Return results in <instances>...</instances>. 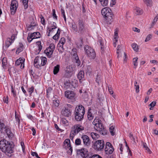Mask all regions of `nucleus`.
<instances>
[{
	"mask_svg": "<svg viewBox=\"0 0 158 158\" xmlns=\"http://www.w3.org/2000/svg\"><path fill=\"white\" fill-rule=\"evenodd\" d=\"M13 143L10 142L6 139H2L0 141V149L5 154H11L13 152Z\"/></svg>",
	"mask_w": 158,
	"mask_h": 158,
	"instance_id": "nucleus-1",
	"label": "nucleus"
},
{
	"mask_svg": "<svg viewBox=\"0 0 158 158\" xmlns=\"http://www.w3.org/2000/svg\"><path fill=\"white\" fill-rule=\"evenodd\" d=\"M101 13L107 24H110L113 16L110 9L107 7L104 8L101 10Z\"/></svg>",
	"mask_w": 158,
	"mask_h": 158,
	"instance_id": "nucleus-2",
	"label": "nucleus"
},
{
	"mask_svg": "<svg viewBox=\"0 0 158 158\" xmlns=\"http://www.w3.org/2000/svg\"><path fill=\"white\" fill-rule=\"evenodd\" d=\"M85 114V110L84 107L81 105L77 106L74 111L75 119L77 121L82 120L84 118Z\"/></svg>",
	"mask_w": 158,
	"mask_h": 158,
	"instance_id": "nucleus-3",
	"label": "nucleus"
},
{
	"mask_svg": "<svg viewBox=\"0 0 158 158\" xmlns=\"http://www.w3.org/2000/svg\"><path fill=\"white\" fill-rule=\"evenodd\" d=\"M105 146L104 142L103 140H99L95 142L92 147L95 150L101 151L103 149Z\"/></svg>",
	"mask_w": 158,
	"mask_h": 158,
	"instance_id": "nucleus-4",
	"label": "nucleus"
},
{
	"mask_svg": "<svg viewBox=\"0 0 158 158\" xmlns=\"http://www.w3.org/2000/svg\"><path fill=\"white\" fill-rule=\"evenodd\" d=\"M84 50L85 53L89 57L93 59L95 58L96 53L93 49L88 45H86L84 47Z\"/></svg>",
	"mask_w": 158,
	"mask_h": 158,
	"instance_id": "nucleus-5",
	"label": "nucleus"
},
{
	"mask_svg": "<svg viewBox=\"0 0 158 158\" xmlns=\"http://www.w3.org/2000/svg\"><path fill=\"white\" fill-rule=\"evenodd\" d=\"M63 148L67 151L69 154H72L73 149L70 144V139H66L65 140L63 143Z\"/></svg>",
	"mask_w": 158,
	"mask_h": 158,
	"instance_id": "nucleus-6",
	"label": "nucleus"
},
{
	"mask_svg": "<svg viewBox=\"0 0 158 158\" xmlns=\"http://www.w3.org/2000/svg\"><path fill=\"white\" fill-rule=\"evenodd\" d=\"M88 151L86 148H82L77 151L78 158H86L88 156Z\"/></svg>",
	"mask_w": 158,
	"mask_h": 158,
	"instance_id": "nucleus-7",
	"label": "nucleus"
},
{
	"mask_svg": "<svg viewBox=\"0 0 158 158\" xmlns=\"http://www.w3.org/2000/svg\"><path fill=\"white\" fill-rule=\"evenodd\" d=\"M55 48L54 44H51L49 47L47 48L44 51V53L46 54L48 57L50 58L52 57L53 52Z\"/></svg>",
	"mask_w": 158,
	"mask_h": 158,
	"instance_id": "nucleus-8",
	"label": "nucleus"
},
{
	"mask_svg": "<svg viewBox=\"0 0 158 158\" xmlns=\"http://www.w3.org/2000/svg\"><path fill=\"white\" fill-rule=\"evenodd\" d=\"M78 33H83L85 31V23L83 20L79 19L78 21Z\"/></svg>",
	"mask_w": 158,
	"mask_h": 158,
	"instance_id": "nucleus-9",
	"label": "nucleus"
},
{
	"mask_svg": "<svg viewBox=\"0 0 158 158\" xmlns=\"http://www.w3.org/2000/svg\"><path fill=\"white\" fill-rule=\"evenodd\" d=\"M83 140L84 146L87 148H89L90 146L91 141L89 137L86 135H83L81 137Z\"/></svg>",
	"mask_w": 158,
	"mask_h": 158,
	"instance_id": "nucleus-10",
	"label": "nucleus"
},
{
	"mask_svg": "<svg viewBox=\"0 0 158 158\" xmlns=\"http://www.w3.org/2000/svg\"><path fill=\"white\" fill-rule=\"evenodd\" d=\"M18 7V2L15 0L12 1L10 9L11 15H14L16 12Z\"/></svg>",
	"mask_w": 158,
	"mask_h": 158,
	"instance_id": "nucleus-11",
	"label": "nucleus"
},
{
	"mask_svg": "<svg viewBox=\"0 0 158 158\" xmlns=\"http://www.w3.org/2000/svg\"><path fill=\"white\" fill-rule=\"evenodd\" d=\"M73 71V68L71 65L68 66L65 70V73L64 75L65 77L69 78L70 77L72 74Z\"/></svg>",
	"mask_w": 158,
	"mask_h": 158,
	"instance_id": "nucleus-12",
	"label": "nucleus"
},
{
	"mask_svg": "<svg viewBox=\"0 0 158 158\" xmlns=\"http://www.w3.org/2000/svg\"><path fill=\"white\" fill-rule=\"evenodd\" d=\"M75 94L73 91L67 90L65 92V96L67 98L74 100L75 98Z\"/></svg>",
	"mask_w": 158,
	"mask_h": 158,
	"instance_id": "nucleus-13",
	"label": "nucleus"
},
{
	"mask_svg": "<svg viewBox=\"0 0 158 158\" xmlns=\"http://www.w3.org/2000/svg\"><path fill=\"white\" fill-rule=\"evenodd\" d=\"M73 127L74 129L72 131L74 132V133L76 134L84 129V127L80 124H76L73 126Z\"/></svg>",
	"mask_w": 158,
	"mask_h": 158,
	"instance_id": "nucleus-14",
	"label": "nucleus"
},
{
	"mask_svg": "<svg viewBox=\"0 0 158 158\" xmlns=\"http://www.w3.org/2000/svg\"><path fill=\"white\" fill-rule=\"evenodd\" d=\"M25 59H22L21 58L17 60L15 62V65L18 66L21 64L20 68L21 69H23L24 67V62Z\"/></svg>",
	"mask_w": 158,
	"mask_h": 158,
	"instance_id": "nucleus-15",
	"label": "nucleus"
},
{
	"mask_svg": "<svg viewBox=\"0 0 158 158\" xmlns=\"http://www.w3.org/2000/svg\"><path fill=\"white\" fill-rule=\"evenodd\" d=\"M62 114L64 116L69 117L71 115V112L70 109L68 108H64L61 111Z\"/></svg>",
	"mask_w": 158,
	"mask_h": 158,
	"instance_id": "nucleus-16",
	"label": "nucleus"
},
{
	"mask_svg": "<svg viewBox=\"0 0 158 158\" xmlns=\"http://www.w3.org/2000/svg\"><path fill=\"white\" fill-rule=\"evenodd\" d=\"M40 33L39 32H37L31 34L29 38L32 39V40H33L34 39L40 38Z\"/></svg>",
	"mask_w": 158,
	"mask_h": 158,
	"instance_id": "nucleus-17",
	"label": "nucleus"
},
{
	"mask_svg": "<svg viewBox=\"0 0 158 158\" xmlns=\"http://www.w3.org/2000/svg\"><path fill=\"white\" fill-rule=\"evenodd\" d=\"M36 26V23H35L34 20L32 19L31 20V24L28 26V28L30 30L33 29Z\"/></svg>",
	"mask_w": 158,
	"mask_h": 158,
	"instance_id": "nucleus-18",
	"label": "nucleus"
},
{
	"mask_svg": "<svg viewBox=\"0 0 158 158\" xmlns=\"http://www.w3.org/2000/svg\"><path fill=\"white\" fill-rule=\"evenodd\" d=\"M105 150L106 154H110L113 153L114 150V149L113 146H111L109 148H105Z\"/></svg>",
	"mask_w": 158,
	"mask_h": 158,
	"instance_id": "nucleus-19",
	"label": "nucleus"
},
{
	"mask_svg": "<svg viewBox=\"0 0 158 158\" xmlns=\"http://www.w3.org/2000/svg\"><path fill=\"white\" fill-rule=\"evenodd\" d=\"M6 127L5 124L0 120V131L2 133H4Z\"/></svg>",
	"mask_w": 158,
	"mask_h": 158,
	"instance_id": "nucleus-20",
	"label": "nucleus"
},
{
	"mask_svg": "<svg viewBox=\"0 0 158 158\" xmlns=\"http://www.w3.org/2000/svg\"><path fill=\"white\" fill-rule=\"evenodd\" d=\"M5 132L6 133L7 135L9 138H12L13 136V133L11 132L10 129L8 127H6V128Z\"/></svg>",
	"mask_w": 158,
	"mask_h": 158,
	"instance_id": "nucleus-21",
	"label": "nucleus"
},
{
	"mask_svg": "<svg viewBox=\"0 0 158 158\" xmlns=\"http://www.w3.org/2000/svg\"><path fill=\"white\" fill-rule=\"evenodd\" d=\"M77 77L80 81L82 79L84 78V73L83 71H80L78 73L77 75Z\"/></svg>",
	"mask_w": 158,
	"mask_h": 158,
	"instance_id": "nucleus-22",
	"label": "nucleus"
},
{
	"mask_svg": "<svg viewBox=\"0 0 158 158\" xmlns=\"http://www.w3.org/2000/svg\"><path fill=\"white\" fill-rule=\"evenodd\" d=\"M135 14L137 15H141L143 13V10L141 9L139 7H136L135 9Z\"/></svg>",
	"mask_w": 158,
	"mask_h": 158,
	"instance_id": "nucleus-23",
	"label": "nucleus"
},
{
	"mask_svg": "<svg viewBox=\"0 0 158 158\" xmlns=\"http://www.w3.org/2000/svg\"><path fill=\"white\" fill-rule=\"evenodd\" d=\"M61 122L65 126H67L69 125V121L64 118H63L61 119Z\"/></svg>",
	"mask_w": 158,
	"mask_h": 158,
	"instance_id": "nucleus-24",
	"label": "nucleus"
},
{
	"mask_svg": "<svg viewBox=\"0 0 158 158\" xmlns=\"http://www.w3.org/2000/svg\"><path fill=\"white\" fill-rule=\"evenodd\" d=\"M71 28L73 31L76 33L77 32L78 33V27H77L75 23H72Z\"/></svg>",
	"mask_w": 158,
	"mask_h": 158,
	"instance_id": "nucleus-25",
	"label": "nucleus"
},
{
	"mask_svg": "<svg viewBox=\"0 0 158 158\" xmlns=\"http://www.w3.org/2000/svg\"><path fill=\"white\" fill-rule=\"evenodd\" d=\"M143 1L147 6L151 7L152 6V0H143Z\"/></svg>",
	"mask_w": 158,
	"mask_h": 158,
	"instance_id": "nucleus-26",
	"label": "nucleus"
},
{
	"mask_svg": "<svg viewBox=\"0 0 158 158\" xmlns=\"http://www.w3.org/2000/svg\"><path fill=\"white\" fill-rule=\"evenodd\" d=\"M90 135L92 139L95 140H97L99 137V135L95 132L91 133Z\"/></svg>",
	"mask_w": 158,
	"mask_h": 158,
	"instance_id": "nucleus-27",
	"label": "nucleus"
},
{
	"mask_svg": "<svg viewBox=\"0 0 158 158\" xmlns=\"http://www.w3.org/2000/svg\"><path fill=\"white\" fill-rule=\"evenodd\" d=\"M40 61H41L40 65L44 66L46 64L47 58L45 57H40Z\"/></svg>",
	"mask_w": 158,
	"mask_h": 158,
	"instance_id": "nucleus-28",
	"label": "nucleus"
},
{
	"mask_svg": "<svg viewBox=\"0 0 158 158\" xmlns=\"http://www.w3.org/2000/svg\"><path fill=\"white\" fill-rule=\"evenodd\" d=\"M96 130L99 131L100 134L103 135H105L106 134V131L104 128H99L98 129H96Z\"/></svg>",
	"mask_w": 158,
	"mask_h": 158,
	"instance_id": "nucleus-29",
	"label": "nucleus"
},
{
	"mask_svg": "<svg viewBox=\"0 0 158 158\" xmlns=\"http://www.w3.org/2000/svg\"><path fill=\"white\" fill-rule=\"evenodd\" d=\"M13 42V41H12L11 40L10 38H8L7 39L6 41V42L5 45V47H6V48H8L9 47L11 44Z\"/></svg>",
	"mask_w": 158,
	"mask_h": 158,
	"instance_id": "nucleus-30",
	"label": "nucleus"
},
{
	"mask_svg": "<svg viewBox=\"0 0 158 158\" xmlns=\"http://www.w3.org/2000/svg\"><path fill=\"white\" fill-rule=\"evenodd\" d=\"M60 65L57 64L55 66L53 69V73L55 75L57 74L59 71Z\"/></svg>",
	"mask_w": 158,
	"mask_h": 158,
	"instance_id": "nucleus-31",
	"label": "nucleus"
},
{
	"mask_svg": "<svg viewBox=\"0 0 158 158\" xmlns=\"http://www.w3.org/2000/svg\"><path fill=\"white\" fill-rule=\"evenodd\" d=\"M92 70L91 66L88 65L87 66V68L86 70V73L87 74L89 75L91 73Z\"/></svg>",
	"mask_w": 158,
	"mask_h": 158,
	"instance_id": "nucleus-32",
	"label": "nucleus"
},
{
	"mask_svg": "<svg viewBox=\"0 0 158 158\" xmlns=\"http://www.w3.org/2000/svg\"><path fill=\"white\" fill-rule=\"evenodd\" d=\"M91 109H89L87 113V117L88 119L90 120L93 118V116L90 111Z\"/></svg>",
	"mask_w": 158,
	"mask_h": 158,
	"instance_id": "nucleus-33",
	"label": "nucleus"
},
{
	"mask_svg": "<svg viewBox=\"0 0 158 158\" xmlns=\"http://www.w3.org/2000/svg\"><path fill=\"white\" fill-rule=\"evenodd\" d=\"M76 44L77 47L79 48H80L81 47L82 44V39H80L79 40H78L76 42Z\"/></svg>",
	"mask_w": 158,
	"mask_h": 158,
	"instance_id": "nucleus-34",
	"label": "nucleus"
},
{
	"mask_svg": "<svg viewBox=\"0 0 158 158\" xmlns=\"http://www.w3.org/2000/svg\"><path fill=\"white\" fill-rule=\"evenodd\" d=\"M134 86L136 93H138L139 92V84L136 81H135L134 83Z\"/></svg>",
	"mask_w": 158,
	"mask_h": 158,
	"instance_id": "nucleus-35",
	"label": "nucleus"
},
{
	"mask_svg": "<svg viewBox=\"0 0 158 158\" xmlns=\"http://www.w3.org/2000/svg\"><path fill=\"white\" fill-rule=\"evenodd\" d=\"M131 47L136 52H138L139 48L138 45L135 43H133L131 44Z\"/></svg>",
	"mask_w": 158,
	"mask_h": 158,
	"instance_id": "nucleus-36",
	"label": "nucleus"
},
{
	"mask_svg": "<svg viewBox=\"0 0 158 158\" xmlns=\"http://www.w3.org/2000/svg\"><path fill=\"white\" fill-rule=\"evenodd\" d=\"M99 1L103 6H107L108 3V0H99Z\"/></svg>",
	"mask_w": 158,
	"mask_h": 158,
	"instance_id": "nucleus-37",
	"label": "nucleus"
},
{
	"mask_svg": "<svg viewBox=\"0 0 158 158\" xmlns=\"http://www.w3.org/2000/svg\"><path fill=\"white\" fill-rule=\"evenodd\" d=\"M110 131L112 135L113 136L115 135L114 127L113 126H110L109 128Z\"/></svg>",
	"mask_w": 158,
	"mask_h": 158,
	"instance_id": "nucleus-38",
	"label": "nucleus"
},
{
	"mask_svg": "<svg viewBox=\"0 0 158 158\" xmlns=\"http://www.w3.org/2000/svg\"><path fill=\"white\" fill-rule=\"evenodd\" d=\"M7 59L6 57L3 58L2 60V66L3 68L6 66L7 64Z\"/></svg>",
	"mask_w": 158,
	"mask_h": 158,
	"instance_id": "nucleus-39",
	"label": "nucleus"
},
{
	"mask_svg": "<svg viewBox=\"0 0 158 158\" xmlns=\"http://www.w3.org/2000/svg\"><path fill=\"white\" fill-rule=\"evenodd\" d=\"M59 101L58 100L55 99L53 100V104L55 106L58 107L59 106Z\"/></svg>",
	"mask_w": 158,
	"mask_h": 158,
	"instance_id": "nucleus-40",
	"label": "nucleus"
},
{
	"mask_svg": "<svg viewBox=\"0 0 158 158\" xmlns=\"http://www.w3.org/2000/svg\"><path fill=\"white\" fill-rule=\"evenodd\" d=\"M56 23L55 22H53L52 26V27L51 28H48V29H49V31H52V30L54 29H56Z\"/></svg>",
	"mask_w": 158,
	"mask_h": 158,
	"instance_id": "nucleus-41",
	"label": "nucleus"
},
{
	"mask_svg": "<svg viewBox=\"0 0 158 158\" xmlns=\"http://www.w3.org/2000/svg\"><path fill=\"white\" fill-rule=\"evenodd\" d=\"M138 59V57L134 58L133 59V64L134 66V68L135 69H136V67L137 66L138 64H137V61Z\"/></svg>",
	"mask_w": 158,
	"mask_h": 158,
	"instance_id": "nucleus-42",
	"label": "nucleus"
},
{
	"mask_svg": "<svg viewBox=\"0 0 158 158\" xmlns=\"http://www.w3.org/2000/svg\"><path fill=\"white\" fill-rule=\"evenodd\" d=\"M41 43L40 41H38L36 42V44L38 46V50L40 52L42 48V46L41 45Z\"/></svg>",
	"mask_w": 158,
	"mask_h": 158,
	"instance_id": "nucleus-43",
	"label": "nucleus"
},
{
	"mask_svg": "<svg viewBox=\"0 0 158 158\" xmlns=\"http://www.w3.org/2000/svg\"><path fill=\"white\" fill-rule=\"evenodd\" d=\"M129 136L131 140H132L135 143H136L135 138L136 137L134 136L133 134L131 133L129 134Z\"/></svg>",
	"mask_w": 158,
	"mask_h": 158,
	"instance_id": "nucleus-44",
	"label": "nucleus"
},
{
	"mask_svg": "<svg viewBox=\"0 0 158 158\" xmlns=\"http://www.w3.org/2000/svg\"><path fill=\"white\" fill-rule=\"evenodd\" d=\"M81 140L79 138H77L75 141V144L76 145H80L81 143Z\"/></svg>",
	"mask_w": 158,
	"mask_h": 158,
	"instance_id": "nucleus-45",
	"label": "nucleus"
},
{
	"mask_svg": "<svg viewBox=\"0 0 158 158\" xmlns=\"http://www.w3.org/2000/svg\"><path fill=\"white\" fill-rule=\"evenodd\" d=\"M77 134L74 133V132H73L72 131H71L70 135V138L72 140H73L74 137Z\"/></svg>",
	"mask_w": 158,
	"mask_h": 158,
	"instance_id": "nucleus-46",
	"label": "nucleus"
},
{
	"mask_svg": "<svg viewBox=\"0 0 158 158\" xmlns=\"http://www.w3.org/2000/svg\"><path fill=\"white\" fill-rule=\"evenodd\" d=\"M11 92L13 94V95L14 97H15L16 96V92L15 90V89L13 85L11 86Z\"/></svg>",
	"mask_w": 158,
	"mask_h": 158,
	"instance_id": "nucleus-47",
	"label": "nucleus"
},
{
	"mask_svg": "<svg viewBox=\"0 0 158 158\" xmlns=\"http://www.w3.org/2000/svg\"><path fill=\"white\" fill-rule=\"evenodd\" d=\"M114 33V38L115 40V42H116L118 41V32L117 31H115Z\"/></svg>",
	"mask_w": 158,
	"mask_h": 158,
	"instance_id": "nucleus-48",
	"label": "nucleus"
},
{
	"mask_svg": "<svg viewBox=\"0 0 158 158\" xmlns=\"http://www.w3.org/2000/svg\"><path fill=\"white\" fill-rule=\"evenodd\" d=\"M76 56V57H75V60H76V62L77 64V66H79L80 65V61L78 57V56L77 55V56Z\"/></svg>",
	"mask_w": 158,
	"mask_h": 158,
	"instance_id": "nucleus-49",
	"label": "nucleus"
},
{
	"mask_svg": "<svg viewBox=\"0 0 158 158\" xmlns=\"http://www.w3.org/2000/svg\"><path fill=\"white\" fill-rule=\"evenodd\" d=\"M34 87L32 86L31 88L28 89V93H29V94L31 95V94L33 92L34 90Z\"/></svg>",
	"mask_w": 158,
	"mask_h": 158,
	"instance_id": "nucleus-50",
	"label": "nucleus"
},
{
	"mask_svg": "<svg viewBox=\"0 0 158 158\" xmlns=\"http://www.w3.org/2000/svg\"><path fill=\"white\" fill-rule=\"evenodd\" d=\"M70 83L69 82L66 81L64 84V87L67 89L70 87Z\"/></svg>",
	"mask_w": 158,
	"mask_h": 158,
	"instance_id": "nucleus-51",
	"label": "nucleus"
},
{
	"mask_svg": "<svg viewBox=\"0 0 158 158\" xmlns=\"http://www.w3.org/2000/svg\"><path fill=\"white\" fill-rule=\"evenodd\" d=\"M100 75L97 74L96 78V81L98 84H99V82H100Z\"/></svg>",
	"mask_w": 158,
	"mask_h": 158,
	"instance_id": "nucleus-52",
	"label": "nucleus"
},
{
	"mask_svg": "<svg viewBox=\"0 0 158 158\" xmlns=\"http://www.w3.org/2000/svg\"><path fill=\"white\" fill-rule=\"evenodd\" d=\"M65 42V39L64 38H61L59 41V43L60 44H64Z\"/></svg>",
	"mask_w": 158,
	"mask_h": 158,
	"instance_id": "nucleus-53",
	"label": "nucleus"
},
{
	"mask_svg": "<svg viewBox=\"0 0 158 158\" xmlns=\"http://www.w3.org/2000/svg\"><path fill=\"white\" fill-rule=\"evenodd\" d=\"M52 90V88L51 87H49L47 89V95L50 94L51 93Z\"/></svg>",
	"mask_w": 158,
	"mask_h": 158,
	"instance_id": "nucleus-54",
	"label": "nucleus"
},
{
	"mask_svg": "<svg viewBox=\"0 0 158 158\" xmlns=\"http://www.w3.org/2000/svg\"><path fill=\"white\" fill-rule=\"evenodd\" d=\"M152 37V35L151 34H149L148 35L145 40V42H147L149 41L151 38Z\"/></svg>",
	"mask_w": 158,
	"mask_h": 158,
	"instance_id": "nucleus-55",
	"label": "nucleus"
},
{
	"mask_svg": "<svg viewBox=\"0 0 158 158\" xmlns=\"http://www.w3.org/2000/svg\"><path fill=\"white\" fill-rule=\"evenodd\" d=\"M98 42L99 43L101 46V49L103 51L102 48L104 47V44L102 43V40L100 38L98 40Z\"/></svg>",
	"mask_w": 158,
	"mask_h": 158,
	"instance_id": "nucleus-56",
	"label": "nucleus"
},
{
	"mask_svg": "<svg viewBox=\"0 0 158 158\" xmlns=\"http://www.w3.org/2000/svg\"><path fill=\"white\" fill-rule=\"evenodd\" d=\"M97 123H95V125L94 127L95 129L96 128L97 129H98L99 127H100L99 121H98V122L97 121Z\"/></svg>",
	"mask_w": 158,
	"mask_h": 158,
	"instance_id": "nucleus-57",
	"label": "nucleus"
},
{
	"mask_svg": "<svg viewBox=\"0 0 158 158\" xmlns=\"http://www.w3.org/2000/svg\"><path fill=\"white\" fill-rule=\"evenodd\" d=\"M23 50V48H20L19 47L17 48L16 53L17 54H19L20 52L22 51Z\"/></svg>",
	"mask_w": 158,
	"mask_h": 158,
	"instance_id": "nucleus-58",
	"label": "nucleus"
},
{
	"mask_svg": "<svg viewBox=\"0 0 158 158\" xmlns=\"http://www.w3.org/2000/svg\"><path fill=\"white\" fill-rule=\"evenodd\" d=\"M15 118L16 121L18 122V125H19L20 123V120L19 117L17 116H16V112L15 113Z\"/></svg>",
	"mask_w": 158,
	"mask_h": 158,
	"instance_id": "nucleus-59",
	"label": "nucleus"
},
{
	"mask_svg": "<svg viewBox=\"0 0 158 158\" xmlns=\"http://www.w3.org/2000/svg\"><path fill=\"white\" fill-rule=\"evenodd\" d=\"M53 15L52 16L54 18L57 19V16L56 14V11L55 9H53L52 10Z\"/></svg>",
	"mask_w": 158,
	"mask_h": 158,
	"instance_id": "nucleus-60",
	"label": "nucleus"
},
{
	"mask_svg": "<svg viewBox=\"0 0 158 158\" xmlns=\"http://www.w3.org/2000/svg\"><path fill=\"white\" fill-rule=\"evenodd\" d=\"M31 155L33 156H35L37 158H40L38 155V154L36 152H31Z\"/></svg>",
	"mask_w": 158,
	"mask_h": 158,
	"instance_id": "nucleus-61",
	"label": "nucleus"
},
{
	"mask_svg": "<svg viewBox=\"0 0 158 158\" xmlns=\"http://www.w3.org/2000/svg\"><path fill=\"white\" fill-rule=\"evenodd\" d=\"M59 34H56L53 37V39L55 40H57L59 38Z\"/></svg>",
	"mask_w": 158,
	"mask_h": 158,
	"instance_id": "nucleus-62",
	"label": "nucleus"
},
{
	"mask_svg": "<svg viewBox=\"0 0 158 158\" xmlns=\"http://www.w3.org/2000/svg\"><path fill=\"white\" fill-rule=\"evenodd\" d=\"M40 57L39 56L36 57L34 61V63H38V61H40Z\"/></svg>",
	"mask_w": 158,
	"mask_h": 158,
	"instance_id": "nucleus-63",
	"label": "nucleus"
},
{
	"mask_svg": "<svg viewBox=\"0 0 158 158\" xmlns=\"http://www.w3.org/2000/svg\"><path fill=\"white\" fill-rule=\"evenodd\" d=\"M158 19V14H157V15L156 16V17L154 18L152 22V23H154L156 22L157 19Z\"/></svg>",
	"mask_w": 158,
	"mask_h": 158,
	"instance_id": "nucleus-64",
	"label": "nucleus"
}]
</instances>
